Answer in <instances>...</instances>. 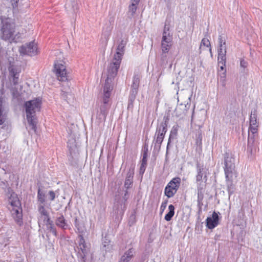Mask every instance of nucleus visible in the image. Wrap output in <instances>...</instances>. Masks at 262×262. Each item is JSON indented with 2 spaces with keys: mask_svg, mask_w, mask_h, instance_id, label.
I'll use <instances>...</instances> for the list:
<instances>
[{
  "mask_svg": "<svg viewBox=\"0 0 262 262\" xmlns=\"http://www.w3.org/2000/svg\"><path fill=\"white\" fill-rule=\"evenodd\" d=\"M2 27L1 29V37L4 40H8L10 42H17L19 41L20 34L17 33L14 36L15 25L13 20L10 18H6L1 16Z\"/></svg>",
  "mask_w": 262,
  "mask_h": 262,
  "instance_id": "nucleus-1",
  "label": "nucleus"
},
{
  "mask_svg": "<svg viewBox=\"0 0 262 262\" xmlns=\"http://www.w3.org/2000/svg\"><path fill=\"white\" fill-rule=\"evenodd\" d=\"M41 101L39 98L26 101L25 103L26 117L31 128L36 132L37 121L36 112H39L41 108Z\"/></svg>",
  "mask_w": 262,
  "mask_h": 262,
  "instance_id": "nucleus-2",
  "label": "nucleus"
},
{
  "mask_svg": "<svg viewBox=\"0 0 262 262\" xmlns=\"http://www.w3.org/2000/svg\"><path fill=\"white\" fill-rule=\"evenodd\" d=\"M184 95H186V101L184 102H181L177 106L174 110L175 115L178 117L183 118L186 114L190 106V95L187 92H181L180 93V96L178 98V102H180V100L183 101Z\"/></svg>",
  "mask_w": 262,
  "mask_h": 262,
  "instance_id": "nucleus-3",
  "label": "nucleus"
},
{
  "mask_svg": "<svg viewBox=\"0 0 262 262\" xmlns=\"http://www.w3.org/2000/svg\"><path fill=\"white\" fill-rule=\"evenodd\" d=\"M223 156L225 174H236L234 154L228 150L225 152Z\"/></svg>",
  "mask_w": 262,
  "mask_h": 262,
  "instance_id": "nucleus-4",
  "label": "nucleus"
},
{
  "mask_svg": "<svg viewBox=\"0 0 262 262\" xmlns=\"http://www.w3.org/2000/svg\"><path fill=\"white\" fill-rule=\"evenodd\" d=\"M97 105L98 108L97 110L96 119L99 122H103L106 120L111 107L110 99L102 98L99 102H97Z\"/></svg>",
  "mask_w": 262,
  "mask_h": 262,
  "instance_id": "nucleus-5",
  "label": "nucleus"
},
{
  "mask_svg": "<svg viewBox=\"0 0 262 262\" xmlns=\"http://www.w3.org/2000/svg\"><path fill=\"white\" fill-rule=\"evenodd\" d=\"M181 183L180 177L173 178L167 184L164 189V194L168 198L173 197L179 189Z\"/></svg>",
  "mask_w": 262,
  "mask_h": 262,
  "instance_id": "nucleus-6",
  "label": "nucleus"
},
{
  "mask_svg": "<svg viewBox=\"0 0 262 262\" xmlns=\"http://www.w3.org/2000/svg\"><path fill=\"white\" fill-rule=\"evenodd\" d=\"M54 71L58 80L65 81L68 79L66 62L64 60H56L54 64Z\"/></svg>",
  "mask_w": 262,
  "mask_h": 262,
  "instance_id": "nucleus-7",
  "label": "nucleus"
},
{
  "mask_svg": "<svg viewBox=\"0 0 262 262\" xmlns=\"http://www.w3.org/2000/svg\"><path fill=\"white\" fill-rule=\"evenodd\" d=\"M79 243L77 247L78 249V257L80 258L82 262H85L86 260V256L89 252V248L88 247L85 240L82 235H78Z\"/></svg>",
  "mask_w": 262,
  "mask_h": 262,
  "instance_id": "nucleus-8",
  "label": "nucleus"
},
{
  "mask_svg": "<svg viewBox=\"0 0 262 262\" xmlns=\"http://www.w3.org/2000/svg\"><path fill=\"white\" fill-rule=\"evenodd\" d=\"M37 48L34 42H30L22 45L19 48L20 55H27L30 56H34L37 53Z\"/></svg>",
  "mask_w": 262,
  "mask_h": 262,
  "instance_id": "nucleus-9",
  "label": "nucleus"
},
{
  "mask_svg": "<svg viewBox=\"0 0 262 262\" xmlns=\"http://www.w3.org/2000/svg\"><path fill=\"white\" fill-rule=\"evenodd\" d=\"M121 60L113 57L112 62L107 68V77L114 79L116 76L120 68Z\"/></svg>",
  "mask_w": 262,
  "mask_h": 262,
  "instance_id": "nucleus-10",
  "label": "nucleus"
},
{
  "mask_svg": "<svg viewBox=\"0 0 262 262\" xmlns=\"http://www.w3.org/2000/svg\"><path fill=\"white\" fill-rule=\"evenodd\" d=\"M257 109L254 108L251 111L250 116V125L249 127V132L251 133L252 134L257 133L258 127V122L257 120Z\"/></svg>",
  "mask_w": 262,
  "mask_h": 262,
  "instance_id": "nucleus-11",
  "label": "nucleus"
},
{
  "mask_svg": "<svg viewBox=\"0 0 262 262\" xmlns=\"http://www.w3.org/2000/svg\"><path fill=\"white\" fill-rule=\"evenodd\" d=\"M127 43V40L121 38L117 41V46L116 48V52L114 55V57H116L119 60L122 59V57L125 53V48Z\"/></svg>",
  "mask_w": 262,
  "mask_h": 262,
  "instance_id": "nucleus-12",
  "label": "nucleus"
},
{
  "mask_svg": "<svg viewBox=\"0 0 262 262\" xmlns=\"http://www.w3.org/2000/svg\"><path fill=\"white\" fill-rule=\"evenodd\" d=\"M169 116L167 115H164L163 118V120L160 124H158L156 127L155 136L157 135H160L162 134L165 135L167 130V126L169 123Z\"/></svg>",
  "mask_w": 262,
  "mask_h": 262,
  "instance_id": "nucleus-13",
  "label": "nucleus"
},
{
  "mask_svg": "<svg viewBox=\"0 0 262 262\" xmlns=\"http://www.w3.org/2000/svg\"><path fill=\"white\" fill-rule=\"evenodd\" d=\"M218 214H220L219 212L216 213L214 211L211 216L208 217L206 219V227L209 229H213L219 225L220 218Z\"/></svg>",
  "mask_w": 262,
  "mask_h": 262,
  "instance_id": "nucleus-14",
  "label": "nucleus"
},
{
  "mask_svg": "<svg viewBox=\"0 0 262 262\" xmlns=\"http://www.w3.org/2000/svg\"><path fill=\"white\" fill-rule=\"evenodd\" d=\"M113 21L114 18H110L109 23L108 24H106L102 30V37L104 38L106 44L107 43L111 35L112 31L113 29Z\"/></svg>",
  "mask_w": 262,
  "mask_h": 262,
  "instance_id": "nucleus-15",
  "label": "nucleus"
},
{
  "mask_svg": "<svg viewBox=\"0 0 262 262\" xmlns=\"http://www.w3.org/2000/svg\"><path fill=\"white\" fill-rule=\"evenodd\" d=\"M126 208V204L123 200H115L114 205V211L118 215H123Z\"/></svg>",
  "mask_w": 262,
  "mask_h": 262,
  "instance_id": "nucleus-16",
  "label": "nucleus"
},
{
  "mask_svg": "<svg viewBox=\"0 0 262 262\" xmlns=\"http://www.w3.org/2000/svg\"><path fill=\"white\" fill-rule=\"evenodd\" d=\"M197 174L196 176V181L197 182H201L203 179L205 182L207 181V174L205 168L203 165H201L199 163L196 164Z\"/></svg>",
  "mask_w": 262,
  "mask_h": 262,
  "instance_id": "nucleus-17",
  "label": "nucleus"
},
{
  "mask_svg": "<svg viewBox=\"0 0 262 262\" xmlns=\"http://www.w3.org/2000/svg\"><path fill=\"white\" fill-rule=\"evenodd\" d=\"M11 213L15 222L19 226H21L23 224V213L21 206L16 208H12L11 210Z\"/></svg>",
  "mask_w": 262,
  "mask_h": 262,
  "instance_id": "nucleus-18",
  "label": "nucleus"
},
{
  "mask_svg": "<svg viewBox=\"0 0 262 262\" xmlns=\"http://www.w3.org/2000/svg\"><path fill=\"white\" fill-rule=\"evenodd\" d=\"M113 79L107 77L105 81V83L103 88V98L110 99L111 96V92L113 90V85L112 84Z\"/></svg>",
  "mask_w": 262,
  "mask_h": 262,
  "instance_id": "nucleus-19",
  "label": "nucleus"
},
{
  "mask_svg": "<svg viewBox=\"0 0 262 262\" xmlns=\"http://www.w3.org/2000/svg\"><path fill=\"white\" fill-rule=\"evenodd\" d=\"M55 225L63 230L68 228L69 225L67 220L62 213H57V216L55 219Z\"/></svg>",
  "mask_w": 262,
  "mask_h": 262,
  "instance_id": "nucleus-20",
  "label": "nucleus"
},
{
  "mask_svg": "<svg viewBox=\"0 0 262 262\" xmlns=\"http://www.w3.org/2000/svg\"><path fill=\"white\" fill-rule=\"evenodd\" d=\"M234 174H225L226 183L229 197L234 193L235 185L233 184V176Z\"/></svg>",
  "mask_w": 262,
  "mask_h": 262,
  "instance_id": "nucleus-21",
  "label": "nucleus"
},
{
  "mask_svg": "<svg viewBox=\"0 0 262 262\" xmlns=\"http://www.w3.org/2000/svg\"><path fill=\"white\" fill-rule=\"evenodd\" d=\"M67 11L71 13H75L78 9V4L76 1H67L65 4Z\"/></svg>",
  "mask_w": 262,
  "mask_h": 262,
  "instance_id": "nucleus-22",
  "label": "nucleus"
},
{
  "mask_svg": "<svg viewBox=\"0 0 262 262\" xmlns=\"http://www.w3.org/2000/svg\"><path fill=\"white\" fill-rule=\"evenodd\" d=\"M203 125V122H200L198 124H194L195 127H196L197 132L195 136V144L198 146H201L202 144V132L201 128Z\"/></svg>",
  "mask_w": 262,
  "mask_h": 262,
  "instance_id": "nucleus-23",
  "label": "nucleus"
},
{
  "mask_svg": "<svg viewBox=\"0 0 262 262\" xmlns=\"http://www.w3.org/2000/svg\"><path fill=\"white\" fill-rule=\"evenodd\" d=\"M135 254V249L133 248H129L126 251L121 257V262H129L132 260Z\"/></svg>",
  "mask_w": 262,
  "mask_h": 262,
  "instance_id": "nucleus-24",
  "label": "nucleus"
},
{
  "mask_svg": "<svg viewBox=\"0 0 262 262\" xmlns=\"http://www.w3.org/2000/svg\"><path fill=\"white\" fill-rule=\"evenodd\" d=\"M253 150L255 151V147L254 145V134L250 135L249 132L248 144H247V151L251 154L253 153Z\"/></svg>",
  "mask_w": 262,
  "mask_h": 262,
  "instance_id": "nucleus-25",
  "label": "nucleus"
},
{
  "mask_svg": "<svg viewBox=\"0 0 262 262\" xmlns=\"http://www.w3.org/2000/svg\"><path fill=\"white\" fill-rule=\"evenodd\" d=\"M6 104L5 98L3 96H0V125L2 124L5 121L3 113L5 111Z\"/></svg>",
  "mask_w": 262,
  "mask_h": 262,
  "instance_id": "nucleus-26",
  "label": "nucleus"
},
{
  "mask_svg": "<svg viewBox=\"0 0 262 262\" xmlns=\"http://www.w3.org/2000/svg\"><path fill=\"white\" fill-rule=\"evenodd\" d=\"M179 128V126L178 124H176L173 125L171 129L170 135L168 139V144H167V147H168V145L171 142L172 140H173L174 139H176L177 135H178V131Z\"/></svg>",
  "mask_w": 262,
  "mask_h": 262,
  "instance_id": "nucleus-27",
  "label": "nucleus"
},
{
  "mask_svg": "<svg viewBox=\"0 0 262 262\" xmlns=\"http://www.w3.org/2000/svg\"><path fill=\"white\" fill-rule=\"evenodd\" d=\"M156 136L157 137L155 138L156 136H155V139L154 140L155 148H158L159 149L161 148V145L164 138L165 135H163L162 133L160 135H157Z\"/></svg>",
  "mask_w": 262,
  "mask_h": 262,
  "instance_id": "nucleus-28",
  "label": "nucleus"
},
{
  "mask_svg": "<svg viewBox=\"0 0 262 262\" xmlns=\"http://www.w3.org/2000/svg\"><path fill=\"white\" fill-rule=\"evenodd\" d=\"M9 203L12 208L21 207V203L17 196H14L13 195L9 198Z\"/></svg>",
  "mask_w": 262,
  "mask_h": 262,
  "instance_id": "nucleus-29",
  "label": "nucleus"
},
{
  "mask_svg": "<svg viewBox=\"0 0 262 262\" xmlns=\"http://www.w3.org/2000/svg\"><path fill=\"white\" fill-rule=\"evenodd\" d=\"M141 0H130L132 4L129 6V11L132 13V15L134 16L135 14L138 5H139Z\"/></svg>",
  "mask_w": 262,
  "mask_h": 262,
  "instance_id": "nucleus-30",
  "label": "nucleus"
},
{
  "mask_svg": "<svg viewBox=\"0 0 262 262\" xmlns=\"http://www.w3.org/2000/svg\"><path fill=\"white\" fill-rule=\"evenodd\" d=\"M168 209V212L165 215L164 217V219L166 221H170L174 214V207L173 205L171 204L169 205Z\"/></svg>",
  "mask_w": 262,
  "mask_h": 262,
  "instance_id": "nucleus-31",
  "label": "nucleus"
},
{
  "mask_svg": "<svg viewBox=\"0 0 262 262\" xmlns=\"http://www.w3.org/2000/svg\"><path fill=\"white\" fill-rule=\"evenodd\" d=\"M37 199L39 204H45L46 202V195L45 192L39 188L37 191Z\"/></svg>",
  "mask_w": 262,
  "mask_h": 262,
  "instance_id": "nucleus-32",
  "label": "nucleus"
},
{
  "mask_svg": "<svg viewBox=\"0 0 262 262\" xmlns=\"http://www.w3.org/2000/svg\"><path fill=\"white\" fill-rule=\"evenodd\" d=\"M74 225L79 233L83 232L84 226L83 223L77 217L75 218Z\"/></svg>",
  "mask_w": 262,
  "mask_h": 262,
  "instance_id": "nucleus-33",
  "label": "nucleus"
},
{
  "mask_svg": "<svg viewBox=\"0 0 262 262\" xmlns=\"http://www.w3.org/2000/svg\"><path fill=\"white\" fill-rule=\"evenodd\" d=\"M140 81V76L138 74H135L133 77V83L131 88L138 89Z\"/></svg>",
  "mask_w": 262,
  "mask_h": 262,
  "instance_id": "nucleus-34",
  "label": "nucleus"
},
{
  "mask_svg": "<svg viewBox=\"0 0 262 262\" xmlns=\"http://www.w3.org/2000/svg\"><path fill=\"white\" fill-rule=\"evenodd\" d=\"M103 249L105 251H111L113 249V245L111 244V241L106 237L103 239Z\"/></svg>",
  "mask_w": 262,
  "mask_h": 262,
  "instance_id": "nucleus-35",
  "label": "nucleus"
},
{
  "mask_svg": "<svg viewBox=\"0 0 262 262\" xmlns=\"http://www.w3.org/2000/svg\"><path fill=\"white\" fill-rule=\"evenodd\" d=\"M9 75L12 78L19 74L20 71L14 65L11 64L8 67Z\"/></svg>",
  "mask_w": 262,
  "mask_h": 262,
  "instance_id": "nucleus-36",
  "label": "nucleus"
},
{
  "mask_svg": "<svg viewBox=\"0 0 262 262\" xmlns=\"http://www.w3.org/2000/svg\"><path fill=\"white\" fill-rule=\"evenodd\" d=\"M226 46L223 45L222 47H220L218 49V58L223 59L224 58H226Z\"/></svg>",
  "mask_w": 262,
  "mask_h": 262,
  "instance_id": "nucleus-37",
  "label": "nucleus"
},
{
  "mask_svg": "<svg viewBox=\"0 0 262 262\" xmlns=\"http://www.w3.org/2000/svg\"><path fill=\"white\" fill-rule=\"evenodd\" d=\"M46 228L48 232L52 233L55 237L58 236V233L54 226V223H50V224L47 225Z\"/></svg>",
  "mask_w": 262,
  "mask_h": 262,
  "instance_id": "nucleus-38",
  "label": "nucleus"
},
{
  "mask_svg": "<svg viewBox=\"0 0 262 262\" xmlns=\"http://www.w3.org/2000/svg\"><path fill=\"white\" fill-rule=\"evenodd\" d=\"M38 210L41 215V217H42L43 216L45 215H47L48 214H49V212L45 207V204H38Z\"/></svg>",
  "mask_w": 262,
  "mask_h": 262,
  "instance_id": "nucleus-39",
  "label": "nucleus"
},
{
  "mask_svg": "<svg viewBox=\"0 0 262 262\" xmlns=\"http://www.w3.org/2000/svg\"><path fill=\"white\" fill-rule=\"evenodd\" d=\"M68 147L69 148V150L71 155V156H72V155L73 152H74L76 148V144H75V141L72 140V141H69L68 142Z\"/></svg>",
  "mask_w": 262,
  "mask_h": 262,
  "instance_id": "nucleus-40",
  "label": "nucleus"
},
{
  "mask_svg": "<svg viewBox=\"0 0 262 262\" xmlns=\"http://www.w3.org/2000/svg\"><path fill=\"white\" fill-rule=\"evenodd\" d=\"M171 46V43L161 42V49L163 53H167Z\"/></svg>",
  "mask_w": 262,
  "mask_h": 262,
  "instance_id": "nucleus-41",
  "label": "nucleus"
},
{
  "mask_svg": "<svg viewBox=\"0 0 262 262\" xmlns=\"http://www.w3.org/2000/svg\"><path fill=\"white\" fill-rule=\"evenodd\" d=\"M136 97L129 95L128 97V103L127 106L128 110H132L134 107V102Z\"/></svg>",
  "mask_w": 262,
  "mask_h": 262,
  "instance_id": "nucleus-42",
  "label": "nucleus"
},
{
  "mask_svg": "<svg viewBox=\"0 0 262 262\" xmlns=\"http://www.w3.org/2000/svg\"><path fill=\"white\" fill-rule=\"evenodd\" d=\"M226 71L225 70L223 73H220V82L223 87L226 85Z\"/></svg>",
  "mask_w": 262,
  "mask_h": 262,
  "instance_id": "nucleus-43",
  "label": "nucleus"
},
{
  "mask_svg": "<svg viewBox=\"0 0 262 262\" xmlns=\"http://www.w3.org/2000/svg\"><path fill=\"white\" fill-rule=\"evenodd\" d=\"M226 58H224L223 59H219L218 58V64L219 66L220 67V69L222 71H223V72L225 71V70L226 71L225 69L226 67Z\"/></svg>",
  "mask_w": 262,
  "mask_h": 262,
  "instance_id": "nucleus-44",
  "label": "nucleus"
},
{
  "mask_svg": "<svg viewBox=\"0 0 262 262\" xmlns=\"http://www.w3.org/2000/svg\"><path fill=\"white\" fill-rule=\"evenodd\" d=\"M133 179L125 178L124 187L126 189L130 188L133 186Z\"/></svg>",
  "mask_w": 262,
  "mask_h": 262,
  "instance_id": "nucleus-45",
  "label": "nucleus"
},
{
  "mask_svg": "<svg viewBox=\"0 0 262 262\" xmlns=\"http://www.w3.org/2000/svg\"><path fill=\"white\" fill-rule=\"evenodd\" d=\"M41 217L43 219V222L45 225L53 223V221L51 220L49 213L47 215L43 216Z\"/></svg>",
  "mask_w": 262,
  "mask_h": 262,
  "instance_id": "nucleus-46",
  "label": "nucleus"
},
{
  "mask_svg": "<svg viewBox=\"0 0 262 262\" xmlns=\"http://www.w3.org/2000/svg\"><path fill=\"white\" fill-rule=\"evenodd\" d=\"M172 40V36H166V35L162 36V42L171 43Z\"/></svg>",
  "mask_w": 262,
  "mask_h": 262,
  "instance_id": "nucleus-47",
  "label": "nucleus"
},
{
  "mask_svg": "<svg viewBox=\"0 0 262 262\" xmlns=\"http://www.w3.org/2000/svg\"><path fill=\"white\" fill-rule=\"evenodd\" d=\"M148 145L147 144H145L142 148V152H143V158H146L147 159L148 157Z\"/></svg>",
  "mask_w": 262,
  "mask_h": 262,
  "instance_id": "nucleus-48",
  "label": "nucleus"
},
{
  "mask_svg": "<svg viewBox=\"0 0 262 262\" xmlns=\"http://www.w3.org/2000/svg\"><path fill=\"white\" fill-rule=\"evenodd\" d=\"M127 189H126L125 191V193H124V196H123V198H121L120 196L119 195H116L115 196V200H123V201H124V203H125L126 201H127V200L128 199V191L127 190Z\"/></svg>",
  "mask_w": 262,
  "mask_h": 262,
  "instance_id": "nucleus-49",
  "label": "nucleus"
},
{
  "mask_svg": "<svg viewBox=\"0 0 262 262\" xmlns=\"http://www.w3.org/2000/svg\"><path fill=\"white\" fill-rule=\"evenodd\" d=\"M134 174V168H130L127 173L126 178L133 179Z\"/></svg>",
  "mask_w": 262,
  "mask_h": 262,
  "instance_id": "nucleus-50",
  "label": "nucleus"
},
{
  "mask_svg": "<svg viewBox=\"0 0 262 262\" xmlns=\"http://www.w3.org/2000/svg\"><path fill=\"white\" fill-rule=\"evenodd\" d=\"M202 45L206 46L207 47H209L211 46L209 40L205 38H203L201 41V46H202Z\"/></svg>",
  "mask_w": 262,
  "mask_h": 262,
  "instance_id": "nucleus-51",
  "label": "nucleus"
},
{
  "mask_svg": "<svg viewBox=\"0 0 262 262\" xmlns=\"http://www.w3.org/2000/svg\"><path fill=\"white\" fill-rule=\"evenodd\" d=\"M8 2L10 3L11 5L12 6L13 9L16 8L18 5V2L19 0H7Z\"/></svg>",
  "mask_w": 262,
  "mask_h": 262,
  "instance_id": "nucleus-52",
  "label": "nucleus"
},
{
  "mask_svg": "<svg viewBox=\"0 0 262 262\" xmlns=\"http://www.w3.org/2000/svg\"><path fill=\"white\" fill-rule=\"evenodd\" d=\"M219 43L220 47H222L223 45L226 46V41L225 39H223L222 35H220L219 36Z\"/></svg>",
  "mask_w": 262,
  "mask_h": 262,
  "instance_id": "nucleus-53",
  "label": "nucleus"
},
{
  "mask_svg": "<svg viewBox=\"0 0 262 262\" xmlns=\"http://www.w3.org/2000/svg\"><path fill=\"white\" fill-rule=\"evenodd\" d=\"M248 62L244 59H241L240 61V66L241 68L245 69L248 66Z\"/></svg>",
  "mask_w": 262,
  "mask_h": 262,
  "instance_id": "nucleus-54",
  "label": "nucleus"
},
{
  "mask_svg": "<svg viewBox=\"0 0 262 262\" xmlns=\"http://www.w3.org/2000/svg\"><path fill=\"white\" fill-rule=\"evenodd\" d=\"M49 200L51 201H53L55 200L56 195H55V193L54 192V191H53L52 190L49 191Z\"/></svg>",
  "mask_w": 262,
  "mask_h": 262,
  "instance_id": "nucleus-55",
  "label": "nucleus"
},
{
  "mask_svg": "<svg viewBox=\"0 0 262 262\" xmlns=\"http://www.w3.org/2000/svg\"><path fill=\"white\" fill-rule=\"evenodd\" d=\"M19 74L15 76H14L12 78V82H13V84L14 85H16L18 84V81H19Z\"/></svg>",
  "mask_w": 262,
  "mask_h": 262,
  "instance_id": "nucleus-56",
  "label": "nucleus"
},
{
  "mask_svg": "<svg viewBox=\"0 0 262 262\" xmlns=\"http://www.w3.org/2000/svg\"><path fill=\"white\" fill-rule=\"evenodd\" d=\"M198 203V207L199 208V213L200 214L201 212H202V207L203 205V201L202 200H197Z\"/></svg>",
  "mask_w": 262,
  "mask_h": 262,
  "instance_id": "nucleus-57",
  "label": "nucleus"
},
{
  "mask_svg": "<svg viewBox=\"0 0 262 262\" xmlns=\"http://www.w3.org/2000/svg\"><path fill=\"white\" fill-rule=\"evenodd\" d=\"M138 93V89L131 88L129 95L136 96L137 95Z\"/></svg>",
  "mask_w": 262,
  "mask_h": 262,
  "instance_id": "nucleus-58",
  "label": "nucleus"
},
{
  "mask_svg": "<svg viewBox=\"0 0 262 262\" xmlns=\"http://www.w3.org/2000/svg\"><path fill=\"white\" fill-rule=\"evenodd\" d=\"M146 165H142V164H141V166H140V171H139V173L140 174H143V173H144L145 171V169H146Z\"/></svg>",
  "mask_w": 262,
  "mask_h": 262,
  "instance_id": "nucleus-59",
  "label": "nucleus"
},
{
  "mask_svg": "<svg viewBox=\"0 0 262 262\" xmlns=\"http://www.w3.org/2000/svg\"><path fill=\"white\" fill-rule=\"evenodd\" d=\"M168 203V200H165L162 203L161 205L160 209L163 211L166 207Z\"/></svg>",
  "mask_w": 262,
  "mask_h": 262,
  "instance_id": "nucleus-60",
  "label": "nucleus"
},
{
  "mask_svg": "<svg viewBox=\"0 0 262 262\" xmlns=\"http://www.w3.org/2000/svg\"><path fill=\"white\" fill-rule=\"evenodd\" d=\"M204 192H198V199L197 200H203Z\"/></svg>",
  "mask_w": 262,
  "mask_h": 262,
  "instance_id": "nucleus-61",
  "label": "nucleus"
},
{
  "mask_svg": "<svg viewBox=\"0 0 262 262\" xmlns=\"http://www.w3.org/2000/svg\"><path fill=\"white\" fill-rule=\"evenodd\" d=\"M197 191L198 192H204V188L201 184V183L198 184Z\"/></svg>",
  "mask_w": 262,
  "mask_h": 262,
  "instance_id": "nucleus-62",
  "label": "nucleus"
},
{
  "mask_svg": "<svg viewBox=\"0 0 262 262\" xmlns=\"http://www.w3.org/2000/svg\"><path fill=\"white\" fill-rule=\"evenodd\" d=\"M67 95H68L67 92L63 91H61V97L62 99H63L64 100H66L67 98Z\"/></svg>",
  "mask_w": 262,
  "mask_h": 262,
  "instance_id": "nucleus-63",
  "label": "nucleus"
},
{
  "mask_svg": "<svg viewBox=\"0 0 262 262\" xmlns=\"http://www.w3.org/2000/svg\"><path fill=\"white\" fill-rule=\"evenodd\" d=\"M135 216L134 214H132L130 216V221H129V224L130 226H132L135 222Z\"/></svg>",
  "mask_w": 262,
  "mask_h": 262,
  "instance_id": "nucleus-64",
  "label": "nucleus"
}]
</instances>
